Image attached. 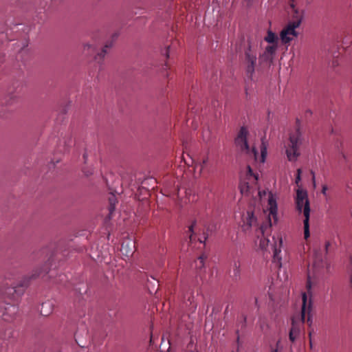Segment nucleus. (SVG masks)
Here are the masks:
<instances>
[{"label":"nucleus","instance_id":"obj_12","mask_svg":"<svg viewBox=\"0 0 352 352\" xmlns=\"http://www.w3.org/2000/svg\"><path fill=\"white\" fill-rule=\"evenodd\" d=\"M278 44H268L265 47L263 53L261 56V58L265 61L272 62L278 50Z\"/></svg>","mask_w":352,"mask_h":352},{"label":"nucleus","instance_id":"obj_6","mask_svg":"<svg viewBox=\"0 0 352 352\" xmlns=\"http://www.w3.org/2000/svg\"><path fill=\"white\" fill-rule=\"evenodd\" d=\"M302 143L301 133L298 128L289 135V142L285 146L287 157L290 162H295L300 155L299 147Z\"/></svg>","mask_w":352,"mask_h":352},{"label":"nucleus","instance_id":"obj_31","mask_svg":"<svg viewBox=\"0 0 352 352\" xmlns=\"http://www.w3.org/2000/svg\"><path fill=\"white\" fill-rule=\"evenodd\" d=\"M166 56L167 58L169 57V50H168V48L166 50Z\"/></svg>","mask_w":352,"mask_h":352},{"label":"nucleus","instance_id":"obj_17","mask_svg":"<svg viewBox=\"0 0 352 352\" xmlns=\"http://www.w3.org/2000/svg\"><path fill=\"white\" fill-rule=\"evenodd\" d=\"M54 305L50 301H47L41 305V314L44 316H49L53 311Z\"/></svg>","mask_w":352,"mask_h":352},{"label":"nucleus","instance_id":"obj_8","mask_svg":"<svg viewBox=\"0 0 352 352\" xmlns=\"http://www.w3.org/2000/svg\"><path fill=\"white\" fill-rule=\"evenodd\" d=\"M182 160L184 161V163L188 166H193L195 176L198 177L200 176L204 172L205 166L208 163V158L206 157L203 159L201 162L195 163L192 157L187 153L186 155L183 154Z\"/></svg>","mask_w":352,"mask_h":352},{"label":"nucleus","instance_id":"obj_40","mask_svg":"<svg viewBox=\"0 0 352 352\" xmlns=\"http://www.w3.org/2000/svg\"><path fill=\"white\" fill-rule=\"evenodd\" d=\"M150 342H153L152 337L151 338Z\"/></svg>","mask_w":352,"mask_h":352},{"label":"nucleus","instance_id":"obj_28","mask_svg":"<svg viewBox=\"0 0 352 352\" xmlns=\"http://www.w3.org/2000/svg\"><path fill=\"white\" fill-rule=\"evenodd\" d=\"M205 256H200L199 258H198V261L200 263V266L199 267H202L204 265V259H205Z\"/></svg>","mask_w":352,"mask_h":352},{"label":"nucleus","instance_id":"obj_38","mask_svg":"<svg viewBox=\"0 0 352 352\" xmlns=\"http://www.w3.org/2000/svg\"><path fill=\"white\" fill-rule=\"evenodd\" d=\"M83 157H84V159H85V160L86 159V153H85V154L83 155Z\"/></svg>","mask_w":352,"mask_h":352},{"label":"nucleus","instance_id":"obj_27","mask_svg":"<svg viewBox=\"0 0 352 352\" xmlns=\"http://www.w3.org/2000/svg\"><path fill=\"white\" fill-rule=\"evenodd\" d=\"M75 340L79 346H80V347L85 346L84 345L82 344V342H81L79 336H78V333H76L75 335Z\"/></svg>","mask_w":352,"mask_h":352},{"label":"nucleus","instance_id":"obj_1","mask_svg":"<svg viewBox=\"0 0 352 352\" xmlns=\"http://www.w3.org/2000/svg\"><path fill=\"white\" fill-rule=\"evenodd\" d=\"M58 245L55 243H50L46 246L42 248L37 252V256L47 257V262L42 269H36L33 270L30 276H24L17 286L15 287H6L3 288V295L5 298L9 300H14L16 296H19L23 293L24 289L28 287L32 280L36 279L43 274H47L50 272V269L52 267L53 263L58 259Z\"/></svg>","mask_w":352,"mask_h":352},{"label":"nucleus","instance_id":"obj_14","mask_svg":"<svg viewBox=\"0 0 352 352\" xmlns=\"http://www.w3.org/2000/svg\"><path fill=\"white\" fill-rule=\"evenodd\" d=\"M278 245L274 246V254H273V263H275L276 266L280 268L282 266V257L280 256L281 248L283 245V239L280 236H278Z\"/></svg>","mask_w":352,"mask_h":352},{"label":"nucleus","instance_id":"obj_13","mask_svg":"<svg viewBox=\"0 0 352 352\" xmlns=\"http://www.w3.org/2000/svg\"><path fill=\"white\" fill-rule=\"evenodd\" d=\"M256 218L255 217L253 212L247 211L243 216V225L242 228L244 231H248L252 226L256 224Z\"/></svg>","mask_w":352,"mask_h":352},{"label":"nucleus","instance_id":"obj_10","mask_svg":"<svg viewBox=\"0 0 352 352\" xmlns=\"http://www.w3.org/2000/svg\"><path fill=\"white\" fill-rule=\"evenodd\" d=\"M18 311L19 308L17 306L10 302H7L6 306L0 312H1V316L5 321L10 322L15 318Z\"/></svg>","mask_w":352,"mask_h":352},{"label":"nucleus","instance_id":"obj_25","mask_svg":"<svg viewBox=\"0 0 352 352\" xmlns=\"http://www.w3.org/2000/svg\"><path fill=\"white\" fill-rule=\"evenodd\" d=\"M81 295H82V293L80 292V291H79V295H78L76 296V299L78 300V303L79 304V306H80V305L84 306V305H85V301H81V298L84 300L85 298L81 296Z\"/></svg>","mask_w":352,"mask_h":352},{"label":"nucleus","instance_id":"obj_22","mask_svg":"<svg viewBox=\"0 0 352 352\" xmlns=\"http://www.w3.org/2000/svg\"><path fill=\"white\" fill-rule=\"evenodd\" d=\"M16 95L10 91L4 98L3 104L6 106L12 105L16 100Z\"/></svg>","mask_w":352,"mask_h":352},{"label":"nucleus","instance_id":"obj_33","mask_svg":"<svg viewBox=\"0 0 352 352\" xmlns=\"http://www.w3.org/2000/svg\"><path fill=\"white\" fill-rule=\"evenodd\" d=\"M87 290H88V287H86L85 288V290H84V294H85V296H86V294H87Z\"/></svg>","mask_w":352,"mask_h":352},{"label":"nucleus","instance_id":"obj_7","mask_svg":"<svg viewBox=\"0 0 352 352\" xmlns=\"http://www.w3.org/2000/svg\"><path fill=\"white\" fill-rule=\"evenodd\" d=\"M307 287L309 292V296L303 292L302 294V308H301V317L300 322L303 323L305 320V317H307V322L311 321V312L312 310V300L310 289L311 287L309 276H308V280L307 283Z\"/></svg>","mask_w":352,"mask_h":352},{"label":"nucleus","instance_id":"obj_19","mask_svg":"<svg viewBox=\"0 0 352 352\" xmlns=\"http://www.w3.org/2000/svg\"><path fill=\"white\" fill-rule=\"evenodd\" d=\"M299 333V327L296 324L295 319H292V327L289 332V339L292 342H294Z\"/></svg>","mask_w":352,"mask_h":352},{"label":"nucleus","instance_id":"obj_32","mask_svg":"<svg viewBox=\"0 0 352 352\" xmlns=\"http://www.w3.org/2000/svg\"><path fill=\"white\" fill-rule=\"evenodd\" d=\"M82 171L85 175H87V170L85 168H82Z\"/></svg>","mask_w":352,"mask_h":352},{"label":"nucleus","instance_id":"obj_21","mask_svg":"<svg viewBox=\"0 0 352 352\" xmlns=\"http://www.w3.org/2000/svg\"><path fill=\"white\" fill-rule=\"evenodd\" d=\"M109 215H111L112 213L114 212L116 206L118 203L117 197L114 194H111V195L109 197Z\"/></svg>","mask_w":352,"mask_h":352},{"label":"nucleus","instance_id":"obj_4","mask_svg":"<svg viewBox=\"0 0 352 352\" xmlns=\"http://www.w3.org/2000/svg\"><path fill=\"white\" fill-rule=\"evenodd\" d=\"M259 178V173L254 172L250 166H247L245 178L241 180L239 189L243 196L254 195L256 193L261 199L263 195L266 194L265 190H258L257 182Z\"/></svg>","mask_w":352,"mask_h":352},{"label":"nucleus","instance_id":"obj_26","mask_svg":"<svg viewBox=\"0 0 352 352\" xmlns=\"http://www.w3.org/2000/svg\"><path fill=\"white\" fill-rule=\"evenodd\" d=\"M195 225V223H194L193 224H192V225L189 227V228H188V231H189L190 232H191V234H190V241H193V240L195 239H194V237H193V234H193V232H194V231H193V228H194Z\"/></svg>","mask_w":352,"mask_h":352},{"label":"nucleus","instance_id":"obj_20","mask_svg":"<svg viewBox=\"0 0 352 352\" xmlns=\"http://www.w3.org/2000/svg\"><path fill=\"white\" fill-rule=\"evenodd\" d=\"M299 333V327L296 324L295 319H292V327L289 332V339L292 342H294Z\"/></svg>","mask_w":352,"mask_h":352},{"label":"nucleus","instance_id":"obj_11","mask_svg":"<svg viewBox=\"0 0 352 352\" xmlns=\"http://www.w3.org/2000/svg\"><path fill=\"white\" fill-rule=\"evenodd\" d=\"M268 143L265 139L261 140V144L260 146L261 155H258L257 151L254 147L252 148L251 152L252 153L256 162H259L261 164H264L267 154Z\"/></svg>","mask_w":352,"mask_h":352},{"label":"nucleus","instance_id":"obj_39","mask_svg":"<svg viewBox=\"0 0 352 352\" xmlns=\"http://www.w3.org/2000/svg\"><path fill=\"white\" fill-rule=\"evenodd\" d=\"M179 193H180V190H179V192H178V195H177L178 197H179Z\"/></svg>","mask_w":352,"mask_h":352},{"label":"nucleus","instance_id":"obj_23","mask_svg":"<svg viewBox=\"0 0 352 352\" xmlns=\"http://www.w3.org/2000/svg\"><path fill=\"white\" fill-rule=\"evenodd\" d=\"M301 173H302L301 169L300 168L297 169L296 177L295 179V184L298 186V188H300L299 184L301 181Z\"/></svg>","mask_w":352,"mask_h":352},{"label":"nucleus","instance_id":"obj_29","mask_svg":"<svg viewBox=\"0 0 352 352\" xmlns=\"http://www.w3.org/2000/svg\"><path fill=\"white\" fill-rule=\"evenodd\" d=\"M328 190V188L326 185H324L322 186V193L325 196V197H327V191Z\"/></svg>","mask_w":352,"mask_h":352},{"label":"nucleus","instance_id":"obj_30","mask_svg":"<svg viewBox=\"0 0 352 352\" xmlns=\"http://www.w3.org/2000/svg\"><path fill=\"white\" fill-rule=\"evenodd\" d=\"M206 239V237H204V239H199V243H204L205 240Z\"/></svg>","mask_w":352,"mask_h":352},{"label":"nucleus","instance_id":"obj_9","mask_svg":"<svg viewBox=\"0 0 352 352\" xmlns=\"http://www.w3.org/2000/svg\"><path fill=\"white\" fill-rule=\"evenodd\" d=\"M248 131L245 126H242L239 132L237 137L235 139V143L243 151L247 153L250 152V148L247 141Z\"/></svg>","mask_w":352,"mask_h":352},{"label":"nucleus","instance_id":"obj_2","mask_svg":"<svg viewBox=\"0 0 352 352\" xmlns=\"http://www.w3.org/2000/svg\"><path fill=\"white\" fill-rule=\"evenodd\" d=\"M267 204L269 210V225H262L256 230V239L254 240L255 246L261 250H266L269 246L270 240L267 230L270 229L272 226L271 217L273 218L274 223L278 221V206L277 197L272 192H267Z\"/></svg>","mask_w":352,"mask_h":352},{"label":"nucleus","instance_id":"obj_15","mask_svg":"<svg viewBox=\"0 0 352 352\" xmlns=\"http://www.w3.org/2000/svg\"><path fill=\"white\" fill-rule=\"evenodd\" d=\"M134 248V243L132 241L127 240L122 243L120 251L123 255L129 257L133 254Z\"/></svg>","mask_w":352,"mask_h":352},{"label":"nucleus","instance_id":"obj_34","mask_svg":"<svg viewBox=\"0 0 352 352\" xmlns=\"http://www.w3.org/2000/svg\"><path fill=\"white\" fill-rule=\"evenodd\" d=\"M85 322H86V319L83 320L82 318L81 320H80V322L82 323V324H85Z\"/></svg>","mask_w":352,"mask_h":352},{"label":"nucleus","instance_id":"obj_18","mask_svg":"<svg viewBox=\"0 0 352 352\" xmlns=\"http://www.w3.org/2000/svg\"><path fill=\"white\" fill-rule=\"evenodd\" d=\"M264 41L268 44H278V37L272 30H269L267 35L264 37Z\"/></svg>","mask_w":352,"mask_h":352},{"label":"nucleus","instance_id":"obj_24","mask_svg":"<svg viewBox=\"0 0 352 352\" xmlns=\"http://www.w3.org/2000/svg\"><path fill=\"white\" fill-rule=\"evenodd\" d=\"M247 58H248V60L251 63L250 69H251L252 71H253V69H254V65L255 61H256V57L255 56H250L249 54H247Z\"/></svg>","mask_w":352,"mask_h":352},{"label":"nucleus","instance_id":"obj_5","mask_svg":"<svg viewBox=\"0 0 352 352\" xmlns=\"http://www.w3.org/2000/svg\"><path fill=\"white\" fill-rule=\"evenodd\" d=\"M292 8L294 12L292 19L289 21L285 27L280 33V38L283 44H288L298 35L296 28H298L302 22V14L294 8V5Z\"/></svg>","mask_w":352,"mask_h":352},{"label":"nucleus","instance_id":"obj_3","mask_svg":"<svg viewBox=\"0 0 352 352\" xmlns=\"http://www.w3.org/2000/svg\"><path fill=\"white\" fill-rule=\"evenodd\" d=\"M296 209L299 212H302L305 217L303 220L304 224V237L307 239L309 237V216H310V205L308 199V195L306 190L299 188L296 190L295 197Z\"/></svg>","mask_w":352,"mask_h":352},{"label":"nucleus","instance_id":"obj_37","mask_svg":"<svg viewBox=\"0 0 352 352\" xmlns=\"http://www.w3.org/2000/svg\"><path fill=\"white\" fill-rule=\"evenodd\" d=\"M3 346L1 344L0 346V352H2Z\"/></svg>","mask_w":352,"mask_h":352},{"label":"nucleus","instance_id":"obj_36","mask_svg":"<svg viewBox=\"0 0 352 352\" xmlns=\"http://www.w3.org/2000/svg\"><path fill=\"white\" fill-rule=\"evenodd\" d=\"M182 203L186 204V203H187V199H185V200H184V201H183V200H182Z\"/></svg>","mask_w":352,"mask_h":352},{"label":"nucleus","instance_id":"obj_35","mask_svg":"<svg viewBox=\"0 0 352 352\" xmlns=\"http://www.w3.org/2000/svg\"><path fill=\"white\" fill-rule=\"evenodd\" d=\"M85 313H84V312L82 313V314H79V316H80V318H82V316H83V317H85Z\"/></svg>","mask_w":352,"mask_h":352},{"label":"nucleus","instance_id":"obj_16","mask_svg":"<svg viewBox=\"0 0 352 352\" xmlns=\"http://www.w3.org/2000/svg\"><path fill=\"white\" fill-rule=\"evenodd\" d=\"M117 34H113L112 36V41L107 43L102 49L101 52L95 56L94 58L97 62L100 63V60L104 57L105 54H107V50L112 46L113 41L117 38Z\"/></svg>","mask_w":352,"mask_h":352}]
</instances>
